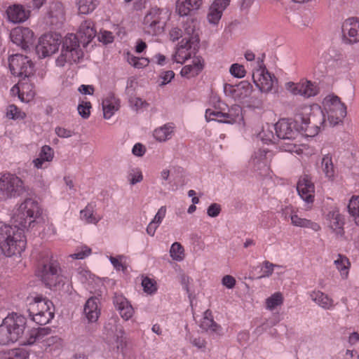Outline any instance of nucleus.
<instances>
[{
    "instance_id": "nucleus-48",
    "label": "nucleus",
    "mask_w": 359,
    "mask_h": 359,
    "mask_svg": "<svg viewBox=\"0 0 359 359\" xmlns=\"http://www.w3.org/2000/svg\"><path fill=\"white\" fill-rule=\"evenodd\" d=\"M184 248L178 242L174 243L170 248V255L173 260L180 262L184 259Z\"/></svg>"
},
{
    "instance_id": "nucleus-4",
    "label": "nucleus",
    "mask_w": 359,
    "mask_h": 359,
    "mask_svg": "<svg viewBox=\"0 0 359 359\" xmlns=\"http://www.w3.org/2000/svg\"><path fill=\"white\" fill-rule=\"evenodd\" d=\"M323 110H321L320 108L316 111L312 109L311 114L312 118L313 114L318 111H322L325 117V121L321 129H323L326 126V118L330 126H334L342 122L346 116V107L337 95H329L326 96L323 101Z\"/></svg>"
},
{
    "instance_id": "nucleus-60",
    "label": "nucleus",
    "mask_w": 359,
    "mask_h": 359,
    "mask_svg": "<svg viewBox=\"0 0 359 359\" xmlns=\"http://www.w3.org/2000/svg\"><path fill=\"white\" fill-rule=\"evenodd\" d=\"M129 101L130 105L135 107L136 110L148 105V104L144 100L137 97H131Z\"/></svg>"
},
{
    "instance_id": "nucleus-15",
    "label": "nucleus",
    "mask_w": 359,
    "mask_h": 359,
    "mask_svg": "<svg viewBox=\"0 0 359 359\" xmlns=\"http://www.w3.org/2000/svg\"><path fill=\"white\" fill-rule=\"evenodd\" d=\"M11 73L17 76L29 77L34 73V64L27 56L15 54L8 59Z\"/></svg>"
},
{
    "instance_id": "nucleus-59",
    "label": "nucleus",
    "mask_w": 359,
    "mask_h": 359,
    "mask_svg": "<svg viewBox=\"0 0 359 359\" xmlns=\"http://www.w3.org/2000/svg\"><path fill=\"white\" fill-rule=\"evenodd\" d=\"M100 41L104 43H110L114 41V36L111 32L101 31L98 35Z\"/></svg>"
},
{
    "instance_id": "nucleus-25",
    "label": "nucleus",
    "mask_w": 359,
    "mask_h": 359,
    "mask_svg": "<svg viewBox=\"0 0 359 359\" xmlns=\"http://www.w3.org/2000/svg\"><path fill=\"white\" fill-rule=\"evenodd\" d=\"M51 329L49 327H37L32 329L29 332L25 341L28 345H32L38 342L46 341L48 345L54 341V337H49Z\"/></svg>"
},
{
    "instance_id": "nucleus-7",
    "label": "nucleus",
    "mask_w": 359,
    "mask_h": 359,
    "mask_svg": "<svg viewBox=\"0 0 359 359\" xmlns=\"http://www.w3.org/2000/svg\"><path fill=\"white\" fill-rule=\"evenodd\" d=\"M166 12L158 7L151 8L145 14L142 28L143 32L150 36H158L164 32L167 22Z\"/></svg>"
},
{
    "instance_id": "nucleus-44",
    "label": "nucleus",
    "mask_w": 359,
    "mask_h": 359,
    "mask_svg": "<svg viewBox=\"0 0 359 359\" xmlns=\"http://www.w3.org/2000/svg\"><path fill=\"white\" fill-rule=\"evenodd\" d=\"M6 116L9 119L22 120L26 117V113L15 104H10L6 110Z\"/></svg>"
},
{
    "instance_id": "nucleus-19",
    "label": "nucleus",
    "mask_w": 359,
    "mask_h": 359,
    "mask_svg": "<svg viewBox=\"0 0 359 359\" xmlns=\"http://www.w3.org/2000/svg\"><path fill=\"white\" fill-rule=\"evenodd\" d=\"M196 38L191 39L184 37L177 48L175 53L172 55V60L173 62L183 64L188 59L191 57L192 52L191 50L193 46L196 45Z\"/></svg>"
},
{
    "instance_id": "nucleus-16",
    "label": "nucleus",
    "mask_w": 359,
    "mask_h": 359,
    "mask_svg": "<svg viewBox=\"0 0 359 359\" xmlns=\"http://www.w3.org/2000/svg\"><path fill=\"white\" fill-rule=\"evenodd\" d=\"M327 227L337 237H343L344 235L345 218L340 213L339 208H330L325 214Z\"/></svg>"
},
{
    "instance_id": "nucleus-23",
    "label": "nucleus",
    "mask_w": 359,
    "mask_h": 359,
    "mask_svg": "<svg viewBox=\"0 0 359 359\" xmlns=\"http://www.w3.org/2000/svg\"><path fill=\"white\" fill-rule=\"evenodd\" d=\"M297 190L299 196L307 203H312L314 200L315 187L311 178L305 175L299 180Z\"/></svg>"
},
{
    "instance_id": "nucleus-32",
    "label": "nucleus",
    "mask_w": 359,
    "mask_h": 359,
    "mask_svg": "<svg viewBox=\"0 0 359 359\" xmlns=\"http://www.w3.org/2000/svg\"><path fill=\"white\" fill-rule=\"evenodd\" d=\"M203 4V0H177L176 13L180 16H187L192 11H198Z\"/></svg>"
},
{
    "instance_id": "nucleus-55",
    "label": "nucleus",
    "mask_w": 359,
    "mask_h": 359,
    "mask_svg": "<svg viewBox=\"0 0 359 359\" xmlns=\"http://www.w3.org/2000/svg\"><path fill=\"white\" fill-rule=\"evenodd\" d=\"M91 253V249L87 246H82L81 249L74 254L69 255V257L74 259H83L85 257L89 256Z\"/></svg>"
},
{
    "instance_id": "nucleus-43",
    "label": "nucleus",
    "mask_w": 359,
    "mask_h": 359,
    "mask_svg": "<svg viewBox=\"0 0 359 359\" xmlns=\"http://www.w3.org/2000/svg\"><path fill=\"white\" fill-rule=\"evenodd\" d=\"M184 32L187 36H185L187 39H191L195 36L196 38V43H198L199 41L198 34L197 31V22L195 20L191 19L188 20L187 22L184 25Z\"/></svg>"
},
{
    "instance_id": "nucleus-36",
    "label": "nucleus",
    "mask_w": 359,
    "mask_h": 359,
    "mask_svg": "<svg viewBox=\"0 0 359 359\" xmlns=\"http://www.w3.org/2000/svg\"><path fill=\"white\" fill-rule=\"evenodd\" d=\"M200 326L208 332L222 334V328L213 320L212 313L209 310L205 311L204 317L201 322Z\"/></svg>"
},
{
    "instance_id": "nucleus-38",
    "label": "nucleus",
    "mask_w": 359,
    "mask_h": 359,
    "mask_svg": "<svg viewBox=\"0 0 359 359\" xmlns=\"http://www.w3.org/2000/svg\"><path fill=\"white\" fill-rule=\"evenodd\" d=\"M334 264L339 272L341 279L346 280L351 268L349 259L345 255L338 254L334 260Z\"/></svg>"
},
{
    "instance_id": "nucleus-9",
    "label": "nucleus",
    "mask_w": 359,
    "mask_h": 359,
    "mask_svg": "<svg viewBox=\"0 0 359 359\" xmlns=\"http://www.w3.org/2000/svg\"><path fill=\"white\" fill-rule=\"evenodd\" d=\"M25 191L22 180L18 176L11 173L0 176V200L19 196Z\"/></svg>"
},
{
    "instance_id": "nucleus-50",
    "label": "nucleus",
    "mask_w": 359,
    "mask_h": 359,
    "mask_svg": "<svg viewBox=\"0 0 359 359\" xmlns=\"http://www.w3.org/2000/svg\"><path fill=\"white\" fill-rule=\"evenodd\" d=\"M280 266L278 264H274L271 263L269 261H264L262 264V267L261 269L262 275L259 277V278H268L271 276L276 268H280Z\"/></svg>"
},
{
    "instance_id": "nucleus-27",
    "label": "nucleus",
    "mask_w": 359,
    "mask_h": 359,
    "mask_svg": "<svg viewBox=\"0 0 359 359\" xmlns=\"http://www.w3.org/2000/svg\"><path fill=\"white\" fill-rule=\"evenodd\" d=\"M113 304L124 320H128L133 316L134 309L132 305L122 294L114 293Z\"/></svg>"
},
{
    "instance_id": "nucleus-40",
    "label": "nucleus",
    "mask_w": 359,
    "mask_h": 359,
    "mask_svg": "<svg viewBox=\"0 0 359 359\" xmlns=\"http://www.w3.org/2000/svg\"><path fill=\"white\" fill-rule=\"evenodd\" d=\"M0 359H29V353L23 348H15L8 352H0Z\"/></svg>"
},
{
    "instance_id": "nucleus-52",
    "label": "nucleus",
    "mask_w": 359,
    "mask_h": 359,
    "mask_svg": "<svg viewBox=\"0 0 359 359\" xmlns=\"http://www.w3.org/2000/svg\"><path fill=\"white\" fill-rule=\"evenodd\" d=\"M321 164L325 176L329 179L332 178L334 174V169L332 158H322Z\"/></svg>"
},
{
    "instance_id": "nucleus-8",
    "label": "nucleus",
    "mask_w": 359,
    "mask_h": 359,
    "mask_svg": "<svg viewBox=\"0 0 359 359\" xmlns=\"http://www.w3.org/2000/svg\"><path fill=\"white\" fill-rule=\"evenodd\" d=\"M41 215L40 208L36 201L26 198L14 211L13 219L15 224L22 228H27Z\"/></svg>"
},
{
    "instance_id": "nucleus-45",
    "label": "nucleus",
    "mask_w": 359,
    "mask_h": 359,
    "mask_svg": "<svg viewBox=\"0 0 359 359\" xmlns=\"http://www.w3.org/2000/svg\"><path fill=\"white\" fill-rule=\"evenodd\" d=\"M127 61L131 66L137 69L146 67L150 63L148 57H136L129 53L127 54Z\"/></svg>"
},
{
    "instance_id": "nucleus-54",
    "label": "nucleus",
    "mask_w": 359,
    "mask_h": 359,
    "mask_svg": "<svg viewBox=\"0 0 359 359\" xmlns=\"http://www.w3.org/2000/svg\"><path fill=\"white\" fill-rule=\"evenodd\" d=\"M184 169L182 168H175L171 167L170 169H163L161 172V177L163 180L167 181L169 179L170 174L177 173L179 175H182L184 173Z\"/></svg>"
},
{
    "instance_id": "nucleus-39",
    "label": "nucleus",
    "mask_w": 359,
    "mask_h": 359,
    "mask_svg": "<svg viewBox=\"0 0 359 359\" xmlns=\"http://www.w3.org/2000/svg\"><path fill=\"white\" fill-rule=\"evenodd\" d=\"M78 11L81 14L92 13L97 5V0H75Z\"/></svg>"
},
{
    "instance_id": "nucleus-6",
    "label": "nucleus",
    "mask_w": 359,
    "mask_h": 359,
    "mask_svg": "<svg viewBox=\"0 0 359 359\" xmlns=\"http://www.w3.org/2000/svg\"><path fill=\"white\" fill-rule=\"evenodd\" d=\"M28 311L33 321L39 325L48 323L54 316V308L53 303L42 297L36 296L30 298Z\"/></svg>"
},
{
    "instance_id": "nucleus-1",
    "label": "nucleus",
    "mask_w": 359,
    "mask_h": 359,
    "mask_svg": "<svg viewBox=\"0 0 359 359\" xmlns=\"http://www.w3.org/2000/svg\"><path fill=\"white\" fill-rule=\"evenodd\" d=\"M312 107L310 105L299 107L294 120L280 119L274 125V130L280 140H294L299 133L306 137H314L321 130L325 121L323 114L318 111L311 119Z\"/></svg>"
},
{
    "instance_id": "nucleus-29",
    "label": "nucleus",
    "mask_w": 359,
    "mask_h": 359,
    "mask_svg": "<svg viewBox=\"0 0 359 359\" xmlns=\"http://www.w3.org/2000/svg\"><path fill=\"white\" fill-rule=\"evenodd\" d=\"M205 62L202 57L196 56L191 60L190 64L182 67L180 74L182 77L191 79L198 76L203 69Z\"/></svg>"
},
{
    "instance_id": "nucleus-17",
    "label": "nucleus",
    "mask_w": 359,
    "mask_h": 359,
    "mask_svg": "<svg viewBox=\"0 0 359 359\" xmlns=\"http://www.w3.org/2000/svg\"><path fill=\"white\" fill-rule=\"evenodd\" d=\"M341 39L345 44L352 45L359 42V19L349 18L341 25Z\"/></svg>"
},
{
    "instance_id": "nucleus-37",
    "label": "nucleus",
    "mask_w": 359,
    "mask_h": 359,
    "mask_svg": "<svg viewBox=\"0 0 359 359\" xmlns=\"http://www.w3.org/2000/svg\"><path fill=\"white\" fill-rule=\"evenodd\" d=\"M175 125L168 123L156 128L154 131V138L159 142H165L172 138L175 132Z\"/></svg>"
},
{
    "instance_id": "nucleus-61",
    "label": "nucleus",
    "mask_w": 359,
    "mask_h": 359,
    "mask_svg": "<svg viewBox=\"0 0 359 359\" xmlns=\"http://www.w3.org/2000/svg\"><path fill=\"white\" fill-rule=\"evenodd\" d=\"M175 76V73L172 70H168L163 72L160 76L162 79L161 86L165 85L170 83Z\"/></svg>"
},
{
    "instance_id": "nucleus-20",
    "label": "nucleus",
    "mask_w": 359,
    "mask_h": 359,
    "mask_svg": "<svg viewBox=\"0 0 359 359\" xmlns=\"http://www.w3.org/2000/svg\"><path fill=\"white\" fill-rule=\"evenodd\" d=\"M283 215L285 217V219L290 217L291 224L295 226L311 229L314 231H318L321 229L320 226L318 223L299 217L292 207H285L283 210Z\"/></svg>"
},
{
    "instance_id": "nucleus-2",
    "label": "nucleus",
    "mask_w": 359,
    "mask_h": 359,
    "mask_svg": "<svg viewBox=\"0 0 359 359\" xmlns=\"http://www.w3.org/2000/svg\"><path fill=\"white\" fill-rule=\"evenodd\" d=\"M18 224H4L0 227V248L6 257L20 255L26 248L24 229Z\"/></svg>"
},
{
    "instance_id": "nucleus-10",
    "label": "nucleus",
    "mask_w": 359,
    "mask_h": 359,
    "mask_svg": "<svg viewBox=\"0 0 359 359\" xmlns=\"http://www.w3.org/2000/svg\"><path fill=\"white\" fill-rule=\"evenodd\" d=\"M205 119L208 122L215 121L224 123H236L243 121V116L242 114V108L239 105H233L228 112H222L217 109H208L205 111Z\"/></svg>"
},
{
    "instance_id": "nucleus-58",
    "label": "nucleus",
    "mask_w": 359,
    "mask_h": 359,
    "mask_svg": "<svg viewBox=\"0 0 359 359\" xmlns=\"http://www.w3.org/2000/svg\"><path fill=\"white\" fill-rule=\"evenodd\" d=\"M222 210L221 205L218 203H212L207 209V214L209 217H217Z\"/></svg>"
},
{
    "instance_id": "nucleus-49",
    "label": "nucleus",
    "mask_w": 359,
    "mask_h": 359,
    "mask_svg": "<svg viewBox=\"0 0 359 359\" xmlns=\"http://www.w3.org/2000/svg\"><path fill=\"white\" fill-rule=\"evenodd\" d=\"M92 105L90 102L87 100H81L77 107L79 114L83 118H88L90 115V109Z\"/></svg>"
},
{
    "instance_id": "nucleus-34",
    "label": "nucleus",
    "mask_w": 359,
    "mask_h": 359,
    "mask_svg": "<svg viewBox=\"0 0 359 359\" xmlns=\"http://www.w3.org/2000/svg\"><path fill=\"white\" fill-rule=\"evenodd\" d=\"M309 297L317 305L325 310L332 309L334 306V300L320 290L312 291L309 294Z\"/></svg>"
},
{
    "instance_id": "nucleus-62",
    "label": "nucleus",
    "mask_w": 359,
    "mask_h": 359,
    "mask_svg": "<svg viewBox=\"0 0 359 359\" xmlns=\"http://www.w3.org/2000/svg\"><path fill=\"white\" fill-rule=\"evenodd\" d=\"M52 158H34L32 163L35 168L42 169L47 168Z\"/></svg>"
},
{
    "instance_id": "nucleus-46",
    "label": "nucleus",
    "mask_w": 359,
    "mask_h": 359,
    "mask_svg": "<svg viewBox=\"0 0 359 359\" xmlns=\"http://www.w3.org/2000/svg\"><path fill=\"white\" fill-rule=\"evenodd\" d=\"M283 302V297L282 293L278 292L273 294L266 299V307L269 310H273Z\"/></svg>"
},
{
    "instance_id": "nucleus-14",
    "label": "nucleus",
    "mask_w": 359,
    "mask_h": 359,
    "mask_svg": "<svg viewBox=\"0 0 359 359\" xmlns=\"http://www.w3.org/2000/svg\"><path fill=\"white\" fill-rule=\"evenodd\" d=\"M37 274L41 281L50 288L56 286L62 281L60 268L57 262L55 260L43 264Z\"/></svg>"
},
{
    "instance_id": "nucleus-13",
    "label": "nucleus",
    "mask_w": 359,
    "mask_h": 359,
    "mask_svg": "<svg viewBox=\"0 0 359 359\" xmlns=\"http://www.w3.org/2000/svg\"><path fill=\"white\" fill-rule=\"evenodd\" d=\"M263 60H258L259 68L255 69L252 74L253 82L261 92L269 93L272 90L275 84L277 83L276 76L268 72L263 67Z\"/></svg>"
},
{
    "instance_id": "nucleus-63",
    "label": "nucleus",
    "mask_w": 359,
    "mask_h": 359,
    "mask_svg": "<svg viewBox=\"0 0 359 359\" xmlns=\"http://www.w3.org/2000/svg\"><path fill=\"white\" fill-rule=\"evenodd\" d=\"M182 37V32L178 27H172L169 32V39L172 41H175Z\"/></svg>"
},
{
    "instance_id": "nucleus-56",
    "label": "nucleus",
    "mask_w": 359,
    "mask_h": 359,
    "mask_svg": "<svg viewBox=\"0 0 359 359\" xmlns=\"http://www.w3.org/2000/svg\"><path fill=\"white\" fill-rule=\"evenodd\" d=\"M142 285L144 291L148 294H152L156 290V287L153 280L147 277L142 279Z\"/></svg>"
},
{
    "instance_id": "nucleus-53",
    "label": "nucleus",
    "mask_w": 359,
    "mask_h": 359,
    "mask_svg": "<svg viewBox=\"0 0 359 359\" xmlns=\"http://www.w3.org/2000/svg\"><path fill=\"white\" fill-rule=\"evenodd\" d=\"M229 72L233 76L238 79L245 77L246 74V70L244 66L238 63L231 65Z\"/></svg>"
},
{
    "instance_id": "nucleus-35",
    "label": "nucleus",
    "mask_w": 359,
    "mask_h": 359,
    "mask_svg": "<svg viewBox=\"0 0 359 359\" xmlns=\"http://www.w3.org/2000/svg\"><path fill=\"white\" fill-rule=\"evenodd\" d=\"M119 100L113 95H108L102 101V109L104 118L109 119L114 113L119 109Z\"/></svg>"
},
{
    "instance_id": "nucleus-11",
    "label": "nucleus",
    "mask_w": 359,
    "mask_h": 359,
    "mask_svg": "<svg viewBox=\"0 0 359 359\" xmlns=\"http://www.w3.org/2000/svg\"><path fill=\"white\" fill-rule=\"evenodd\" d=\"M274 125H267L266 127H263L262 130L259 133V137L260 138L263 146H262L257 152L255 153V157H271L276 154L274 153V149H277L276 144L280 147L278 141L277 134L273 133Z\"/></svg>"
},
{
    "instance_id": "nucleus-41",
    "label": "nucleus",
    "mask_w": 359,
    "mask_h": 359,
    "mask_svg": "<svg viewBox=\"0 0 359 359\" xmlns=\"http://www.w3.org/2000/svg\"><path fill=\"white\" fill-rule=\"evenodd\" d=\"M299 87L301 95L304 97H310L315 96L318 93L317 86L309 81L300 82Z\"/></svg>"
},
{
    "instance_id": "nucleus-28",
    "label": "nucleus",
    "mask_w": 359,
    "mask_h": 359,
    "mask_svg": "<svg viewBox=\"0 0 359 359\" xmlns=\"http://www.w3.org/2000/svg\"><path fill=\"white\" fill-rule=\"evenodd\" d=\"M231 96L240 102L244 103L253 91L252 86L248 81H242L238 86H229Z\"/></svg>"
},
{
    "instance_id": "nucleus-47",
    "label": "nucleus",
    "mask_w": 359,
    "mask_h": 359,
    "mask_svg": "<svg viewBox=\"0 0 359 359\" xmlns=\"http://www.w3.org/2000/svg\"><path fill=\"white\" fill-rule=\"evenodd\" d=\"M127 180L131 185L141 182L143 180L142 170L138 168H130L128 172Z\"/></svg>"
},
{
    "instance_id": "nucleus-30",
    "label": "nucleus",
    "mask_w": 359,
    "mask_h": 359,
    "mask_svg": "<svg viewBox=\"0 0 359 359\" xmlns=\"http://www.w3.org/2000/svg\"><path fill=\"white\" fill-rule=\"evenodd\" d=\"M230 0H214L209 8L207 16L210 23L217 25L219 22L224 11L229 5Z\"/></svg>"
},
{
    "instance_id": "nucleus-21",
    "label": "nucleus",
    "mask_w": 359,
    "mask_h": 359,
    "mask_svg": "<svg viewBox=\"0 0 359 359\" xmlns=\"http://www.w3.org/2000/svg\"><path fill=\"white\" fill-rule=\"evenodd\" d=\"M11 95L17 96L23 102H29L34 97V86L27 81L19 82L11 88Z\"/></svg>"
},
{
    "instance_id": "nucleus-57",
    "label": "nucleus",
    "mask_w": 359,
    "mask_h": 359,
    "mask_svg": "<svg viewBox=\"0 0 359 359\" xmlns=\"http://www.w3.org/2000/svg\"><path fill=\"white\" fill-rule=\"evenodd\" d=\"M124 259H125V256H123V255H118L116 257L110 256L109 257V259L110 262L111 263V264L113 265V266L116 270H118V271L119 270L124 271L126 269L125 266L122 263V262Z\"/></svg>"
},
{
    "instance_id": "nucleus-12",
    "label": "nucleus",
    "mask_w": 359,
    "mask_h": 359,
    "mask_svg": "<svg viewBox=\"0 0 359 359\" xmlns=\"http://www.w3.org/2000/svg\"><path fill=\"white\" fill-rule=\"evenodd\" d=\"M61 43V36L56 33L42 35L36 46V53L40 58H45L55 53Z\"/></svg>"
},
{
    "instance_id": "nucleus-31",
    "label": "nucleus",
    "mask_w": 359,
    "mask_h": 359,
    "mask_svg": "<svg viewBox=\"0 0 359 359\" xmlns=\"http://www.w3.org/2000/svg\"><path fill=\"white\" fill-rule=\"evenodd\" d=\"M65 19L63 5L60 2L52 4L50 6V9L47 14V22H49L51 25L57 27L62 24Z\"/></svg>"
},
{
    "instance_id": "nucleus-24",
    "label": "nucleus",
    "mask_w": 359,
    "mask_h": 359,
    "mask_svg": "<svg viewBox=\"0 0 359 359\" xmlns=\"http://www.w3.org/2000/svg\"><path fill=\"white\" fill-rule=\"evenodd\" d=\"M297 190L299 196L307 203H312L314 200L315 187L311 178L305 175L299 180Z\"/></svg>"
},
{
    "instance_id": "nucleus-26",
    "label": "nucleus",
    "mask_w": 359,
    "mask_h": 359,
    "mask_svg": "<svg viewBox=\"0 0 359 359\" xmlns=\"http://www.w3.org/2000/svg\"><path fill=\"white\" fill-rule=\"evenodd\" d=\"M6 15L8 21L13 23H21L25 22L30 16V11L26 9L22 4H13L6 9Z\"/></svg>"
},
{
    "instance_id": "nucleus-5",
    "label": "nucleus",
    "mask_w": 359,
    "mask_h": 359,
    "mask_svg": "<svg viewBox=\"0 0 359 359\" xmlns=\"http://www.w3.org/2000/svg\"><path fill=\"white\" fill-rule=\"evenodd\" d=\"M83 51L80 48L76 36L69 34L63 40L61 53L55 61L56 65L64 67L67 63H78L83 59Z\"/></svg>"
},
{
    "instance_id": "nucleus-33",
    "label": "nucleus",
    "mask_w": 359,
    "mask_h": 359,
    "mask_svg": "<svg viewBox=\"0 0 359 359\" xmlns=\"http://www.w3.org/2000/svg\"><path fill=\"white\" fill-rule=\"evenodd\" d=\"M98 304L99 299L93 297L86 301L83 313L88 322L93 323L98 319L100 313Z\"/></svg>"
},
{
    "instance_id": "nucleus-51",
    "label": "nucleus",
    "mask_w": 359,
    "mask_h": 359,
    "mask_svg": "<svg viewBox=\"0 0 359 359\" xmlns=\"http://www.w3.org/2000/svg\"><path fill=\"white\" fill-rule=\"evenodd\" d=\"M348 211L353 217L359 216V196L351 197L348 205Z\"/></svg>"
},
{
    "instance_id": "nucleus-3",
    "label": "nucleus",
    "mask_w": 359,
    "mask_h": 359,
    "mask_svg": "<svg viewBox=\"0 0 359 359\" xmlns=\"http://www.w3.org/2000/svg\"><path fill=\"white\" fill-rule=\"evenodd\" d=\"M26 327L25 316L16 313L8 314L0 325V344L8 345L18 341L23 336Z\"/></svg>"
},
{
    "instance_id": "nucleus-22",
    "label": "nucleus",
    "mask_w": 359,
    "mask_h": 359,
    "mask_svg": "<svg viewBox=\"0 0 359 359\" xmlns=\"http://www.w3.org/2000/svg\"><path fill=\"white\" fill-rule=\"evenodd\" d=\"M96 34L97 31L93 21L86 20L81 22L75 35L79 43H82L83 47H86L93 41Z\"/></svg>"
},
{
    "instance_id": "nucleus-18",
    "label": "nucleus",
    "mask_w": 359,
    "mask_h": 359,
    "mask_svg": "<svg viewBox=\"0 0 359 359\" xmlns=\"http://www.w3.org/2000/svg\"><path fill=\"white\" fill-rule=\"evenodd\" d=\"M11 41L22 49H27L33 45L35 38L33 31L29 27H18L11 32Z\"/></svg>"
},
{
    "instance_id": "nucleus-64",
    "label": "nucleus",
    "mask_w": 359,
    "mask_h": 359,
    "mask_svg": "<svg viewBox=\"0 0 359 359\" xmlns=\"http://www.w3.org/2000/svg\"><path fill=\"white\" fill-rule=\"evenodd\" d=\"M222 283L223 285H224L226 287L229 289L233 288L236 285V280L235 278L229 275H226L223 277L222 280Z\"/></svg>"
},
{
    "instance_id": "nucleus-42",
    "label": "nucleus",
    "mask_w": 359,
    "mask_h": 359,
    "mask_svg": "<svg viewBox=\"0 0 359 359\" xmlns=\"http://www.w3.org/2000/svg\"><path fill=\"white\" fill-rule=\"evenodd\" d=\"M80 217L82 220L88 224H97L100 219V217H96L94 215L93 208L90 205L81 210Z\"/></svg>"
}]
</instances>
